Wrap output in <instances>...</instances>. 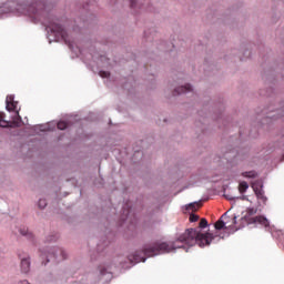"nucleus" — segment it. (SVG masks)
<instances>
[{
	"mask_svg": "<svg viewBox=\"0 0 284 284\" xmlns=\"http://www.w3.org/2000/svg\"><path fill=\"white\" fill-rule=\"evenodd\" d=\"M204 227H207V220L202 219L197 229H186L171 246L165 242L148 244L142 251H136L133 255H130L129 261L130 263H145V260L150 256L165 254L172 252V250L185 247V245H189V247L194 245L205 247L214 241V236L212 233H201V229Z\"/></svg>",
	"mask_w": 284,
	"mask_h": 284,
	"instance_id": "obj_1",
	"label": "nucleus"
},
{
	"mask_svg": "<svg viewBox=\"0 0 284 284\" xmlns=\"http://www.w3.org/2000/svg\"><path fill=\"white\" fill-rule=\"evenodd\" d=\"M251 187H253L255 196L261 201L262 204L260 205H265V203H267V197L265 196V191H263V182L256 180L252 182Z\"/></svg>",
	"mask_w": 284,
	"mask_h": 284,
	"instance_id": "obj_2",
	"label": "nucleus"
},
{
	"mask_svg": "<svg viewBox=\"0 0 284 284\" xmlns=\"http://www.w3.org/2000/svg\"><path fill=\"white\" fill-rule=\"evenodd\" d=\"M21 125V115L16 111V120L6 121V113L0 112V128H19Z\"/></svg>",
	"mask_w": 284,
	"mask_h": 284,
	"instance_id": "obj_3",
	"label": "nucleus"
},
{
	"mask_svg": "<svg viewBox=\"0 0 284 284\" xmlns=\"http://www.w3.org/2000/svg\"><path fill=\"white\" fill-rule=\"evenodd\" d=\"M52 32H55V34H59L60 37H62V39L65 41V43H68V32L65 31V29H63V27L59 23H53L50 26Z\"/></svg>",
	"mask_w": 284,
	"mask_h": 284,
	"instance_id": "obj_4",
	"label": "nucleus"
},
{
	"mask_svg": "<svg viewBox=\"0 0 284 284\" xmlns=\"http://www.w3.org/2000/svg\"><path fill=\"white\" fill-rule=\"evenodd\" d=\"M52 256H53V258H58V261H65L68 258V255L65 254V251H63V248H58L55 251V253L49 254L47 256L48 263H50V258H52Z\"/></svg>",
	"mask_w": 284,
	"mask_h": 284,
	"instance_id": "obj_5",
	"label": "nucleus"
},
{
	"mask_svg": "<svg viewBox=\"0 0 284 284\" xmlns=\"http://www.w3.org/2000/svg\"><path fill=\"white\" fill-rule=\"evenodd\" d=\"M8 112H16L19 102L14 101V95H8L6 99Z\"/></svg>",
	"mask_w": 284,
	"mask_h": 284,
	"instance_id": "obj_6",
	"label": "nucleus"
},
{
	"mask_svg": "<svg viewBox=\"0 0 284 284\" xmlns=\"http://www.w3.org/2000/svg\"><path fill=\"white\" fill-rule=\"evenodd\" d=\"M185 92H192V85L186 84V85L176 88L173 92V97H176V94H185Z\"/></svg>",
	"mask_w": 284,
	"mask_h": 284,
	"instance_id": "obj_7",
	"label": "nucleus"
},
{
	"mask_svg": "<svg viewBox=\"0 0 284 284\" xmlns=\"http://www.w3.org/2000/svg\"><path fill=\"white\" fill-rule=\"evenodd\" d=\"M20 267L23 274H28V272H30V258L28 257L22 258L20 263Z\"/></svg>",
	"mask_w": 284,
	"mask_h": 284,
	"instance_id": "obj_8",
	"label": "nucleus"
},
{
	"mask_svg": "<svg viewBox=\"0 0 284 284\" xmlns=\"http://www.w3.org/2000/svg\"><path fill=\"white\" fill-rule=\"evenodd\" d=\"M253 222H254V223H258L260 225H263L264 227H270V221H267V220L265 219V216H263V215L255 216V217L253 219Z\"/></svg>",
	"mask_w": 284,
	"mask_h": 284,
	"instance_id": "obj_9",
	"label": "nucleus"
},
{
	"mask_svg": "<svg viewBox=\"0 0 284 284\" xmlns=\"http://www.w3.org/2000/svg\"><path fill=\"white\" fill-rule=\"evenodd\" d=\"M223 219H226L225 215H222L221 219L217 222H215V230H227V222L223 221Z\"/></svg>",
	"mask_w": 284,
	"mask_h": 284,
	"instance_id": "obj_10",
	"label": "nucleus"
},
{
	"mask_svg": "<svg viewBox=\"0 0 284 284\" xmlns=\"http://www.w3.org/2000/svg\"><path fill=\"white\" fill-rule=\"evenodd\" d=\"M201 207V204L197 202L191 203L186 206L187 212H196Z\"/></svg>",
	"mask_w": 284,
	"mask_h": 284,
	"instance_id": "obj_11",
	"label": "nucleus"
},
{
	"mask_svg": "<svg viewBox=\"0 0 284 284\" xmlns=\"http://www.w3.org/2000/svg\"><path fill=\"white\" fill-rule=\"evenodd\" d=\"M248 187L250 185L247 184V182H241L239 185L240 194H244V192H247Z\"/></svg>",
	"mask_w": 284,
	"mask_h": 284,
	"instance_id": "obj_12",
	"label": "nucleus"
},
{
	"mask_svg": "<svg viewBox=\"0 0 284 284\" xmlns=\"http://www.w3.org/2000/svg\"><path fill=\"white\" fill-rule=\"evenodd\" d=\"M242 176H245L246 179H256L257 174L255 171H248L242 173Z\"/></svg>",
	"mask_w": 284,
	"mask_h": 284,
	"instance_id": "obj_13",
	"label": "nucleus"
},
{
	"mask_svg": "<svg viewBox=\"0 0 284 284\" xmlns=\"http://www.w3.org/2000/svg\"><path fill=\"white\" fill-rule=\"evenodd\" d=\"M129 216H130V205L126 204V209L125 206L123 207L122 221L128 220Z\"/></svg>",
	"mask_w": 284,
	"mask_h": 284,
	"instance_id": "obj_14",
	"label": "nucleus"
},
{
	"mask_svg": "<svg viewBox=\"0 0 284 284\" xmlns=\"http://www.w3.org/2000/svg\"><path fill=\"white\" fill-rule=\"evenodd\" d=\"M47 205H48V201H45L43 199L39 200L38 207H40V210H44L47 207Z\"/></svg>",
	"mask_w": 284,
	"mask_h": 284,
	"instance_id": "obj_15",
	"label": "nucleus"
},
{
	"mask_svg": "<svg viewBox=\"0 0 284 284\" xmlns=\"http://www.w3.org/2000/svg\"><path fill=\"white\" fill-rule=\"evenodd\" d=\"M256 212H258V210L256 207L246 209V213L248 214V216H254V214H256Z\"/></svg>",
	"mask_w": 284,
	"mask_h": 284,
	"instance_id": "obj_16",
	"label": "nucleus"
},
{
	"mask_svg": "<svg viewBox=\"0 0 284 284\" xmlns=\"http://www.w3.org/2000/svg\"><path fill=\"white\" fill-rule=\"evenodd\" d=\"M68 128V122L60 121L58 122V130H65Z\"/></svg>",
	"mask_w": 284,
	"mask_h": 284,
	"instance_id": "obj_17",
	"label": "nucleus"
},
{
	"mask_svg": "<svg viewBox=\"0 0 284 284\" xmlns=\"http://www.w3.org/2000/svg\"><path fill=\"white\" fill-rule=\"evenodd\" d=\"M20 234H22V236H28V239H32V233H29L26 229L20 230Z\"/></svg>",
	"mask_w": 284,
	"mask_h": 284,
	"instance_id": "obj_18",
	"label": "nucleus"
},
{
	"mask_svg": "<svg viewBox=\"0 0 284 284\" xmlns=\"http://www.w3.org/2000/svg\"><path fill=\"white\" fill-rule=\"evenodd\" d=\"M196 221H199V215H196V214H191V215H190V222H191V223H196Z\"/></svg>",
	"mask_w": 284,
	"mask_h": 284,
	"instance_id": "obj_19",
	"label": "nucleus"
},
{
	"mask_svg": "<svg viewBox=\"0 0 284 284\" xmlns=\"http://www.w3.org/2000/svg\"><path fill=\"white\" fill-rule=\"evenodd\" d=\"M100 77L102 79H108V77H110V72H108V71H100Z\"/></svg>",
	"mask_w": 284,
	"mask_h": 284,
	"instance_id": "obj_20",
	"label": "nucleus"
},
{
	"mask_svg": "<svg viewBox=\"0 0 284 284\" xmlns=\"http://www.w3.org/2000/svg\"><path fill=\"white\" fill-rule=\"evenodd\" d=\"M130 6H131V8H136V1L135 0H130Z\"/></svg>",
	"mask_w": 284,
	"mask_h": 284,
	"instance_id": "obj_21",
	"label": "nucleus"
},
{
	"mask_svg": "<svg viewBox=\"0 0 284 284\" xmlns=\"http://www.w3.org/2000/svg\"><path fill=\"white\" fill-rule=\"evenodd\" d=\"M100 274L103 276V275H105V268H101L100 270Z\"/></svg>",
	"mask_w": 284,
	"mask_h": 284,
	"instance_id": "obj_22",
	"label": "nucleus"
},
{
	"mask_svg": "<svg viewBox=\"0 0 284 284\" xmlns=\"http://www.w3.org/2000/svg\"><path fill=\"white\" fill-rule=\"evenodd\" d=\"M233 223H236V216L233 217Z\"/></svg>",
	"mask_w": 284,
	"mask_h": 284,
	"instance_id": "obj_23",
	"label": "nucleus"
}]
</instances>
